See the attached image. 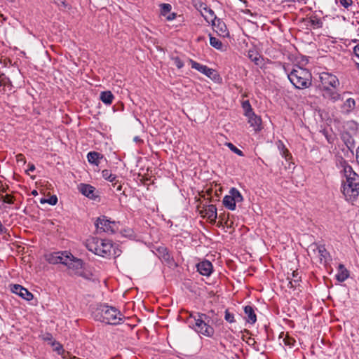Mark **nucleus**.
<instances>
[{"instance_id":"52","label":"nucleus","mask_w":359,"mask_h":359,"mask_svg":"<svg viewBox=\"0 0 359 359\" xmlns=\"http://www.w3.org/2000/svg\"><path fill=\"white\" fill-rule=\"evenodd\" d=\"M7 189L8 188H5L4 187H3L2 185L1 186V189H0V191L1 192H6L7 191Z\"/></svg>"},{"instance_id":"60","label":"nucleus","mask_w":359,"mask_h":359,"mask_svg":"<svg viewBox=\"0 0 359 359\" xmlns=\"http://www.w3.org/2000/svg\"><path fill=\"white\" fill-rule=\"evenodd\" d=\"M114 255H116L118 253V251H116L115 250H114Z\"/></svg>"},{"instance_id":"6","label":"nucleus","mask_w":359,"mask_h":359,"mask_svg":"<svg viewBox=\"0 0 359 359\" xmlns=\"http://www.w3.org/2000/svg\"><path fill=\"white\" fill-rule=\"evenodd\" d=\"M95 225L97 233L107 232L114 233L115 232V222L107 219L105 216L98 217L95 222Z\"/></svg>"},{"instance_id":"17","label":"nucleus","mask_w":359,"mask_h":359,"mask_svg":"<svg viewBox=\"0 0 359 359\" xmlns=\"http://www.w3.org/2000/svg\"><path fill=\"white\" fill-rule=\"evenodd\" d=\"M244 312L247 315V322L250 324H254L257 321V316L255 314V310L251 306H245L244 307Z\"/></svg>"},{"instance_id":"13","label":"nucleus","mask_w":359,"mask_h":359,"mask_svg":"<svg viewBox=\"0 0 359 359\" xmlns=\"http://www.w3.org/2000/svg\"><path fill=\"white\" fill-rule=\"evenodd\" d=\"M203 217H206L211 223H215L217 217V208L214 205H210L201 212Z\"/></svg>"},{"instance_id":"2","label":"nucleus","mask_w":359,"mask_h":359,"mask_svg":"<svg viewBox=\"0 0 359 359\" xmlns=\"http://www.w3.org/2000/svg\"><path fill=\"white\" fill-rule=\"evenodd\" d=\"M346 180L342 186V193L347 201H354L359 194V177L346 165L344 168Z\"/></svg>"},{"instance_id":"44","label":"nucleus","mask_w":359,"mask_h":359,"mask_svg":"<svg viewBox=\"0 0 359 359\" xmlns=\"http://www.w3.org/2000/svg\"><path fill=\"white\" fill-rule=\"evenodd\" d=\"M16 160L18 163L21 162L23 164H25L26 163L25 157L22 154H19L16 155Z\"/></svg>"},{"instance_id":"42","label":"nucleus","mask_w":359,"mask_h":359,"mask_svg":"<svg viewBox=\"0 0 359 359\" xmlns=\"http://www.w3.org/2000/svg\"><path fill=\"white\" fill-rule=\"evenodd\" d=\"M47 203L50 205H54L57 203V198L55 195L51 196L49 198L47 199Z\"/></svg>"},{"instance_id":"10","label":"nucleus","mask_w":359,"mask_h":359,"mask_svg":"<svg viewBox=\"0 0 359 359\" xmlns=\"http://www.w3.org/2000/svg\"><path fill=\"white\" fill-rule=\"evenodd\" d=\"M190 62L192 68L197 69L198 71H199L200 72L203 73V74L206 75L208 77L212 79H215L217 74L214 69H210L205 65H201L192 60H191Z\"/></svg>"},{"instance_id":"8","label":"nucleus","mask_w":359,"mask_h":359,"mask_svg":"<svg viewBox=\"0 0 359 359\" xmlns=\"http://www.w3.org/2000/svg\"><path fill=\"white\" fill-rule=\"evenodd\" d=\"M68 252H56L47 255V261L52 264H62L65 265Z\"/></svg>"},{"instance_id":"40","label":"nucleus","mask_w":359,"mask_h":359,"mask_svg":"<svg viewBox=\"0 0 359 359\" xmlns=\"http://www.w3.org/2000/svg\"><path fill=\"white\" fill-rule=\"evenodd\" d=\"M217 27L223 36L228 34L226 25L224 22H219Z\"/></svg>"},{"instance_id":"28","label":"nucleus","mask_w":359,"mask_h":359,"mask_svg":"<svg viewBox=\"0 0 359 359\" xmlns=\"http://www.w3.org/2000/svg\"><path fill=\"white\" fill-rule=\"evenodd\" d=\"M243 109H244V114L245 116H250V114L252 115L253 110L250 105V103L248 100H245L242 104Z\"/></svg>"},{"instance_id":"1","label":"nucleus","mask_w":359,"mask_h":359,"mask_svg":"<svg viewBox=\"0 0 359 359\" xmlns=\"http://www.w3.org/2000/svg\"><path fill=\"white\" fill-rule=\"evenodd\" d=\"M93 315L95 320L109 325H118L121 323L124 318L123 315L116 308L107 304L99 305Z\"/></svg>"},{"instance_id":"18","label":"nucleus","mask_w":359,"mask_h":359,"mask_svg":"<svg viewBox=\"0 0 359 359\" xmlns=\"http://www.w3.org/2000/svg\"><path fill=\"white\" fill-rule=\"evenodd\" d=\"M289 280L287 286L290 288H296L299 285L301 281V276H299V273L297 271H294L292 273V278L287 276Z\"/></svg>"},{"instance_id":"3","label":"nucleus","mask_w":359,"mask_h":359,"mask_svg":"<svg viewBox=\"0 0 359 359\" xmlns=\"http://www.w3.org/2000/svg\"><path fill=\"white\" fill-rule=\"evenodd\" d=\"M290 81L296 88H308L312 83L311 73L306 69L296 66L287 75Z\"/></svg>"},{"instance_id":"50","label":"nucleus","mask_w":359,"mask_h":359,"mask_svg":"<svg viewBox=\"0 0 359 359\" xmlns=\"http://www.w3.org/2000/svg\"><path fill=\"white\" fill-rule=\"evenodd\" d=\"M283 155H284L285 158L286 159H287V156L289 155L288 150L285 149V150L283 151Z\"/></svg>"},{"instance_id":"20","label":"nucleus","mask_w":359,"mask_h":359,"mask_svg":"<svg viewBox=\"0 0 359 359\" xmlns=\"http://www.w3.org/2000/svg\"><path fill=\"white\" fill-rule=\"evenodd\" d=\"M349 276L348 270L344 267L343 264H339L338 273L336 275V278L339 282H344L346 280Z\"/></svg>"},{"instance_id":"54","label":"nucleus","mask_w":359,"mask_h":359,"mask_svg":"<svg viewBox=\"0 0 359 359\" xmlns=\"http://www.w3.org/2000/svg\"><path fill=\"white\" fill-rule=\"evenodd\" d=\"M40 202H41V203H47V199H46V198H41Z\"/></svg>"},{"instance_id":"63","label":"nucleus","mask_w":359,"mask_h":359,"mask_svg":"<svg viewBox=\"0 0 359 359\" xmlns=\"http://www.w3.org/2000/svg\"><path fill=\"white\" fill-rule=\"evenodd\" d=\"M11 1H13V0H11Z\"/></svg>"},{"instance_id":"59","label":"nucleus","mask_w":359,"mask_h":359,"mask_svg":"<svg viewBox=\"0 0 359 359\" xmlns=\"http://www.w3.org/2000/svg\"><path fill=\"white\" fill-rule=\"evenodd\" d=\"M114 255H116L118 253V251H116L115 250H114Z\"/></svg>"},{"instance_id":"46","label":"nucleus","mask_w":359,"mask_h":359,"mask_svg":"<svg viewBox=\"0 0 359 359\" xmlns=\"http://www.w3.org/2000/svg\"><path fill=\"white\" fill-rule=\"evenodd\" d=\"M353 53L359 58V43L353 48Z\"/></svg>"},{"instance_id":"19","label":"nucleus","mask_w":359,"mask_h":359,"mask_svg":"<svg viewBox=\"0 0 359 359\" xmlns=\"http://www.w3.org/2000/svg\"><path fill=\"white\" fill-rule=\"evenodd\" d=\"M335 89L336 88H323V96L333 101L338 100L340 98V95L335 90Z\"/></svg>"},{"instance_id":"25","label":"nucleus","mask_w":359,"mask_h":359,"mask_svg":"<svg viewBox=\"0 0 359 359\" xmlns=\"http://www.w3.org/2000/svg\"><path fill=\"white\" fill-rule=\"evenodd\" d=\"M328 255L329 252L327 251L325 246L320 245L317 255L320 261L323 262V260H324L325 262H326Z\"/></svg>"},{"instance_id":"56","label":"nucleus","mask_w":359,"mask_h":359,"mask_svg":"<svg viewBox=\"0 0 359 359\" xmlns=\"http://www.w3.org/2000/svg\"><path fill=\"white\" fill-rule=\"evenodd\" d=\"M0 17L2 18V22L4 21H6V18L5 17H4V15L2 14H0Z\"/></svg>"},{"instance_id":"29","label":"nucleus","mask_w":359,"mask_h":359,"mask_svg":"<svg viewBox=\"0 0 359 359\" xmlns=\"http://www.w3.org/2000/svg\"><path fill=\"white\" fill-rule=\"evenodd\" d=\"M102 177H103L105 180H108V181H109V182H114V181H115V180H116V175H113V174L111 172V171H110V170H107V169H105V170H102Z\"/></svg>"},{"instance_id":"62","label":"nucleus","mask_w":359,"mask_h":359,"mask_svg":"<svg viewBox=\"0 0 359 359\" xmlns=\"http://www.w3.org/2000/svg\"><path fill=\"white\" fill-rule=\"evenodd\" d=\"M121 186H119V187H118V190H121Z\"/></svg>"},{"instance_id":"7","label":"nucleus","mask_w":359,"mask_h":359,"mask_svg":"<svg viewBox=\"0 0 359 359\" xmlns=\"http://www.w3.org/2000/svg\"><path fill=\"white\" fill-rule=\"evenodd\" d=\"M322 88H337L339 86L337 77L332 74L323 72L320 76Z\"/></svg>"},{"instance_id":"15","label":"nucleus","mask_w":359,"mask_h":359,"mask_svg":"<svg viewBox=\"0 0 359 359\" xmlns=\"http://www.w3.org/2000/svg\"><path fill=\"white\" fill-rule=\"evenodd\" d=\"M156 255L162 260L170 263L172 260V257L170 255L168 249L164 246H159L156 248Z\"/></svg>"},{"instance_id":"55","label":"nucleus","mask_w":359,"mask_h":359,"mask_svg":"<svg viewBox=\"0 0 359 359\" xmlns=\"http://www.w3.org/2000/svg\"><path fill=\"white\" fill-rule=\"evenodd\" d=\"M62 348V346L60 344H58V346L57 347H55V350L59 351L60 349Z\"/></svg>"},{"instance_id":"21","label":"nucleus","mask_w":359,"mask_h":359,"mask_svg":"<svg viewBox=\"0 0 359 359\" xmlns=\"http://www.w3.org/2000/svg\"><path fill=\"white\" fill-rule=\"evenodd\" d=\"M114 98V95L109 90L102 91L100 95V99L101 101L107 105H109L112 103Z\"/></svg>"},{"instance_id":"31","label":"nucleus","mask_w":359,"mask_h":359,"mask_svg":"<svg viewBox=\"0 0 359 359\" xmlns=\"http://www.w3.org/2000/svg\"><path fill=\"white\" fill-rule=\"evenodd\" d=\"M204 11L209 14V16L204 15L206 20L208 21V20L210 19V20L212 22L213 25H215V20L217 19V17L215 15L214 11L208 6L207 10H204Z\"/></svg>"},{"instance_id":"30","label":"nucleus","mask_w":359,"mask_h":359,"mask_svg":"<svg viewBox=\"0 0 359 359\" xmlns=\"http://www.w3.org/2000/svg\"><path fill=\"white\" fill-rule=\"evenodd\" d=\"M210 43L212 47L215 48L217 50H221L222 48V41L215 37L210 36Z\"/></svg>"},{"instance_id":"47","label":"nucleus","mask_w":359,"mask_h":359,"mask_svg":"<svg viewBox=\"0 0 359 359\" xmlns=\"http://www.w3.org/2000/svg\"><path fill=\"white\" fill-rule=\"evenodd\" d=\"M35 170V166L32 163H29L28 165V169L27 170V172H33Z\"/></svg>"},{"instance_id":"35","label":"nucleus","mask_w":359,"mask_h":359,"mask_svg":"<svg viewBox=\"0 0 359 359\" xmlns=\"http://www.w3.org/2000/svg\"><path fill=\"white\" fill-rule=\"evenodd\" d=\"M309 23L313 27H321L323 25L322 21L317 18H311Z\"/></svg>"},{"instance_id":"5","label":"nucleus","mask_w":359,"mask_h":359,"mask_svg":"<svg viewBox=\"0 0 359 359\" xmlns=\"http://www.w3.org/2000/svg\"><path fill=\"white\" fill-rule=\"evenodd\" d=\"M211 318L204 313H197L194 316L192 327L196 332L207 337H212L214 334V329L210 325Z\"/></svg>"},{"instance_id":"14","label":"nucleus","mask_w":359,"mask_h":359,"mask_svg":"<svg viewBox=\"0 0 359 359\" xmlns=\"http://www.w3.org/2000/svg\"><path fill=\"white\" fill-rule=\"evenodd\" d=\"M248 119V123L250 126L253 128L255 132H258L262 129V119L259 116H257L254 112L252 115L246 116Z\"/></svg>"},{"instance_id":"33","label":"nucleus","mask_w":359,"mask_h":359,"mask_svg":"<svg viewBox=\"0 0 359 359\" xmlns=\"http://www.w3.org/2000/svg\"><path fill=\"white\" fill-rule=\"evenodd\" d=\"M171 5L169 4H161V13L162 15L165 16L171 11Z\"/></svg>"},{"instance_id":"9","label":"nucleus","mask_w":359,"mask_h":359,"mask_svg":"<svg viewBox=\"0 0 359 359\" xmlns=\"http://www.w3.org/2000/svg\"><path fill=\"white\" fill-rule=\"evenodd\" d=\"M67 259L68 260L66 261L65 266L69 269L75 271L76 273H79V270L83 268V261L74 257L70 252H68Z\"/></svg>"},{"instance_id":"38","label":"nucleus","mask_w":359,"mask_h":359,"mask_svg":"<svg viewBox=\"0 0 359 359\" xmlns=\"http://www.w3.org/2000/svg\"><path fill=\"white\" fill-rule=\"evenodd\" d=\"M337 3H339L342 6L348 8L353 4V0H336Z\"/></svg>"},{"instance_id":"49","label":"nucleus","mask_w":359,"mask_h":359,"mask_svg":"<svg viewBox=\"0 0 359 359\" xmlns=\"http://www.w3.org/2000/svg\"><path fill=\"white\" fill-rule=\"evenodd\" d=\"M4 76V74L0 75V86L5 83L4 79L2 78Z\"/></svg>"},{"instance_id":"12","label":"nucleus","mask_w":359,"mask_h":359,"mask_svg":"<svg viewBox=\"0 0 359 359\" xmlns=\"http://www.w3.org/2000/svg\"><path fill=\"white\" fill-rule=\"evenodd\" d=\"M197 271L203 276H209L212 271V264L209 261H203L197 264Z\"/></svg>"},{"instance_id":"53","label":"nucleus","mask_w":359,"mask_h":359,"mask_svg":"<svg viewBox=\"0 0 359 359\" xmlns=\"http://www.w3.org/2000/svg\"><path fill=\"white\" fill-rule=\"evenodd\" d=\"M283 1L294 3L297 1H300V0H284Z\"/></svg>"},{"instance_id":"48","label":"nucleus","mask_w":359,"mask_h":359,"mask_svg":"<svg viewBox=\"0 0 359 359\" xmlns=\"http://www.w3.org/2000/svg\"><path fill=\"white\" fill-rule=\"evenodd\" d=\"M176 15L175 13H172L171 14H170L168 17H167V20H173L175 18Z\"/></svg>"},{"instance_id":"37","label":"nucleus","mask_w":359,"mask_h":359,"mask_svg":"<svg viewBox=\"0 0 359 359\" xmlns=\"http://www.w3.org/2000/svg\"><path fill=\"white\" fill-rule=\"evenodd\" d=\"M224 319L229 323L235 322L234 315L230 313L228 309L225 311Z\"/></svg>"},{"instance_id":"61","label":"nucleus","mask_w":359,"mask_h":359,"mask_svg":"<svg viewBox=\"0 0 359 359\" xmlns=\"http://www.w3.org/2000/svg\"><path fill=\"white\" fill-rule=\"evenodd\" d=\"M220 225H222V222H219V224H217V226H220Z\"/></svg>"},{"instance_id":"58","label":"nucleus","mask_w":359,"mask_h":359,"mask_svg":"<svg viewBox=\"0 0 359 359\" xmlns=\"http://www.w3.org/2000/svg\"><path fill=\"white\" fill-rule=\"evenodd\" d=\"M134 140H135V142H138V141H140V138H139L138 137H135L134 138Z\"/></svg>"},{"instance_id":"22","label":"nucleus","mask_w":359,"mask_h":359,"mask_svg":"<svg viewBox=\"0 0 359 359\" xmlns=\"http://www.w3.org/2000/svg\"><path fill=\"white\" fill-rule=\"evenodd\" d=\"M103 156L96 151H90L87 155L88 161L90 163L98 165L99 159L102 158Z\"/></svg>"},{"instance_id":"43","label":"nucleus","mask_w":359,"mask_h":359,"mask_svg":"<svg viewBox=\"0 0 359 359\" xmlns=\"http://www.w3.org/2000/svg\"><path fill=\"white\" fill-rule=\"evenodd\" d=\"M284 342H285V345H287V346H293L294 344L295 343V340L292 339V338H290V337H286L283 339Z\"/></svg>"},{"instance_id":"34","label":"nucleus","mask_w":359,"mask_h":359,"mask_svg":"<svg viewBox=\"0 0 359 359\" xmlns=\"http://www.w3.org/2000/svg\"><path fill=\"white\" fill-rule=\"evenodd\" d=\"M319 246L320 245L316 243L311 244L308 248V251H309V255L311 253L313 255L317 256Z\"/></svg>"},{"instance_id":"36","label":"nucleus","mask_w":359,"mask_h":359,"mask_svg":"<svg viewBox=\"0 0 359 359\" xmlns=\"http://www.w3.org/2000/svg\"><path fill=\"white\" fill-rule=\"evenodd\" d=\"M227 146L229 147V148L233 151L234 152L235 154L241 156H243L244 154L243 153V151L241 150H240L239 149H238L236 146H234L232 143H228L227 144Z\"/></svg>"},{"instance_id":"51","label":"nucleus","mask_w":359,"mask_h":359,"mask_svg":"<svg viewBox=\"0 0 359 359\" xmlns=\"http://www.w3.org/2000/svg\"><path fill=\"white\" fill-rule=\"evenodd\" d=\"M356 161H357L358 163L359 164V147H358V151L356 153Z\"/></svg>"},{"instance_id":"41","label":"nucleus","mask_w":359,"mask_h":359,"mask_svg":"<svg viewBox=\"0 0 359 359\" xmlns=\"http://www.w3.org/2000/svg\"><path fill=\"white\" fill-rule=\"evenodd\" d=\"M174 64L178 69H181L184 66V62L181 60L179 57H175L172 58Z\"/></svg>"},{"instance_id":"24","label":"nucleus","mask_w":359,"mask_h":359,"mask_svg":"<svg viewBox=\"0 0 359 359\" xmlns=\"http://www.w3.org/2000/svg\"><path fill=\"white\" fill-rule=\"evenodd\" d=\"M233 200L234 199L231 194L226 195L223 198V204L226 208L231 210H234L236 209V203Z\"/></svg>"},{"instance_id":"39","label":"nucleus","mask_w":359,"mask_h":359,"mask_svg":"<svg viewBox=\"0 0 359 359\" xmlns=\"http://www.w3.org/2000/svg\"><path fill=\"white\" fill-rule=\"evenodd\" d=\"M1 199L4 203H8V204L13 203V197L11 195L6 194V195L2 196Z\"/></svg>"},{"instance_id":"23","label":"nucleus","mask_w":359,"mask_h":359,"mask_svg":"<svg viewBox=\"0 0 359 359\" xmlns=\"http://www.w3.org/2000/svg\"><path fill=\"white\" fill-rule=\"evenodd\" d=\"M355 107V100L353 98H347L342 105V109L345 112L349 113L353 110Z\"/></svg>"},{"instance_id":"26","label":"nucleus","mask_w":359,"mask_h":359,"mask_svg":"<svg viewBox=\"0 0 359 359\" xmlns=\"http://www.w3.org/2000/svg\"><path fill=\"white\" fill-rule=\"evenodd\" d=\"M229 194L233 198V199H234L233 201H234L235 203H236L237 202L238 203V202H241L243 200V198L241 194L236 188H231L230 189Z\"/></svg>"},{"instance_id":"32","label":"nucleus","mask_w":359,"mask_h":359,"mask_svg":"<svg viewBox=\"0 0 359 359\" xmlns=\"http://www.w3.org/2000/svg\"><path fill=\"white\" fill-rule=\"evenodd\" d=\"M248 57L256 65H259V61L260 57L259 56V55L255 51H254V50H249V52H248Z\"/></svg>"},{"instance_id":"57","label":"nucleus","mask_w":359,"mask_h":359,"mask_svg":"<svg viewBox=\"0 0 359 359\" xmlns=\"http://www.w3.org/2000/svg\"><path fill=\"white\" fill-rule=\"evenodd\" d=\"M32 194L34 196L37 195L38 194L37 191H36V190L32 191Z\"/></svg>"},{"instance_id":"27","label":"nucleus","mask_w":359,"mask_h":359,"mask_svg":"<svg viewBox=\"0 0 359 359\" xmlns=\"http://www.w3.org/2000/svg\"><path fill=\"white\" fill-rule=\"evenodd\" d=\"M192 3L194 7L197 10L200 11L202 15H204L203 11L207 10V5L199 0H192Z\"/></svg>"},{"instance_id":"4","label":"nucleus","mask_w":359,"mask_h":359,"mask_svg":"<svg viewBox=\"0 0 359 359\" xmlns=\"http://www.w3.org/2000/svg\"><path fill=\"white\" fill-rule=\"evenodd\" d=\"M86 246L89 251L102 257H107L111 255L113 244L110 240H102L97 237L87 239Z\"/></svg>"},{"instance_id":"16","label":"nucleus","mask_w":359,"mask_h":359,"mask_svg":"<svg viewBox=\"0 0 359 359\" xmlns=\"http://www.w3.org/2000/svg\"><path fill=\"white\" fill-rule=\"evenodd\" d=\"M95 187L90 184H81L79 186V191L81 193L90 198H93L95 197Z\"/></svg>"},{"instance_id":"11","label":"nucleus","mask_w":359,"mask_h":359,"mask_svg":"<svg viewBox=\"0 0 359 359\" xmlns=\"http://www.w3.org/2000/svg\"><path fill=\"white\" fill-rule=\"evenodd\" d=\"M11 291L27 301L32 300L34 297L33 294L27 289L20 285H13L11 287Z\"/></svg>"},{"instance_id":"45","label":"nucleus","mask_w":359,"mask_h":359,"mask_svg":"<svg viewBox=\"0 0 359 359\" xmlns=\"http://www.w3.org/2000/svg\"><path fill=\"white\" fill-rule=\"evenodd\" d=\"M55 1V4L60 7L62 8H67V4L65 0H54Z\"/></svg>"}]
</instances>
